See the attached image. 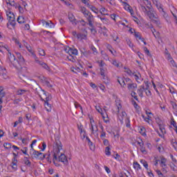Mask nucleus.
Wrapping results in <instances>:
<instances>
[{
	"label": "nucleus",
	"instance_id": "9b49d317",
	"mask_svg": "<svg viewBox=\"0 0 177 177\" xmlns=\"http://www.w3.org/2000/svg\"><path fill=\"white\" fill-rule=\"evenodd\" d=\"M122 3L124 4V9L125 10H127L129 12L131 15V16H133V10L132 9V7L129 6L127 3L122 0Z\"/></svg>",
	"mask_w": 177,
	"mask_h": 177
},
{
	"label": "nucleus",
	"instance_id": "4d7b16f0",
	"mask_svg": "<svg viewBox=\"0 0 177 177\" xmlns=\"http://www.w3.org/2000/svg\"><path fill=\"white\" fill-rule=\"evenodd\" d=\"M12 165H17V159H16L15 158H13L12 159Z\"/></svg>",
	"mask_w": 177,
	"mask_h": 177
},
{
	"label": "nucleus",
	"instance_id": "bf43d9fd",
	"mask_svg": "<svg viewBox=\"0 0 177 177\" xmlns=\"http://www.w3.org/2000/svg\"><path fill=\"white\" fill-rule=\"evenodd\" d=\"M106 11V8H102L100 10V13H101V15H105L104 12Z\"/></svg>",
	"mask_w": 177,
	"mask_h": 177
},
{
	"label": "nucleus",
	"instance_id": "c03bdc74",
	"mask_svg": "<svg viewBox=\"0 0 177 177\" xmlns=\"http://www.w3.org/2000/svg\"><path fill=\"white\" fill-rule=\"evenodd\" d=\"M132 97H133L135 99V100H139V99L138 98V96L136 95V93L135 91H132L131 93Z\"/></svg>",
	"mask_w": 177,
	"mask_h": 177
},
{
	"label": "nucleus",
	"instance_id": "bb28decb",
	"mask_svg": "<svg viewBox=\"0 0 177 177\" xmlns=\"http://www.w3.org/2000/svg\"><path fill=\"white\" fill-rule=\"evenodd\" d=\"M24 162L25 165H27L28 167H31V162L28 160V157H24Z\"/></svg>",
	"mask_w": 177,
	"mask_h": 177
},
{
	"label": "nucleus",
	"instance_id": "e433bc0d",
	"mask_svg": "<svg viewBox=\"0 0 177 177\" xmlns=\"http://www.w3.org/2000/svg\"><path fill=\"white\" fill-rule=\"evenodd\" d=\"M140 133H141V135H142V136H146V128L141 127L140 129Z\"/></svg>",
	"mask_w": 177,
	"mask_h": 177
},
{
	"label": "nucleus",
	"instance_id": "72a5a7b5",
	"mask_svg": "<svg viewBox=\"0 0 177 177\" xmlns=\"http://www.w3.org/2000/svg\"><path fill=\"white\" fill-rule=\"evenodd\" d=\"M67 59H68V60H69L70 62H72V63H75V62H76L75 57H74V56H73V55H68V56H67Z\"/></svg>",
	"mask_w": 177,
	"mask_h": 177
},
{
	"label": "nucleus",
	"instance_id": "58836bf2",
	"mask_svg": "<svg viewBox=\"0 0 177 177\" xmlns=\"http://www.w3.org/2000/svg\"><path fill=\"white\" fill-rule=\"evenodd\" d=\"M91 131L92 133H95V132H97L99 129H97V126L95 125V127H93V124H91Z\"/></svg>",
	"mask_w": 177,
	"mask_h": 177
},
{
	"label": "nucleus",
	"instance_id": "473e14b6",
	"mask_svg": "<svg viewBox=\"0 0 177 177\" xmlns=\"http://www.w3.org/2000/svg\"><path fill=\"white\" fill-rule=\"evenodd\" d=\"M171 143L173 147L175 149V150H177V142H176V140H174V139L171 140Z\"/></svg>",
	"mask_w": 177,
	"mask_h": 177
},
{
	"label": "nucleus",
	"instance_id": "49530a36",
	"mask_svg": "<svg viewBox=\"0 0 177 177\" xmlns=\"http://www.w3.org/2000/svg\"><path fill=\"white\" fill-rule=\"evenodd\" d=\"M140 151L143 154H147V151H146V148L145 147V145H143L142 147H140Z\"/></svg>",
	"mask_w": 177,
	"mask_h": 177
},
{
	"label": "nucleus",
	"instance_id": "680f3d73",
	"mask_svg": "<svg viewBox=\"0 0 177 177\" xmlns=\"http://www.w3.org/2000/svg\"><path fill=\"white\" fill-rule=\"evenodd\" d=\"M156 173L158 174L159 177H162L164 174L160 170H156Z\"/></svg>",
	"mask_w": 177,
	"mask_h": 177
},
{
	"label": "nucleus",
	"instance_id": "6e6552de",
	"mask_svg": "<svg viewBox=\"0 0 177 177\" xmlns=\"http://www.w3.org/2000/svg\"><path fill=\"white\" fill-rule=\"evenodd\" d=\"M57 160L60 162H63L64 165H67V164H68L67 156H66V155L63 153H59V156H57Z\"/></svg>",
	"mask_w": 177,
	"mask_h": 177
},
{
	"label": "nucleus",
	"instance_id": "6ab92c4d",
	"mask_svg": "<svg viewBox=\"0 0 177 177\" xmlns=\"http://www.w3.org/2000/svg\"><path fill=\"white\" fill-rule=\"evenodd\" d=\"M151 21H153V23L154 24H156V26H157L158 27H160V26H161V22L160 21V19H158V17L157 19L156 18H153L152 19H151Z\"/></svg>",
	"mask_w": 177,
	"mask_h": 177
},
{
	"label": "nucleus",
	"instance_id": "a211bd4d",
	"mask_svg": "<svg viewBox=\"0 0 177 177\" xmlns=\"http://www.w3.org/2000/svg\"><path fill=\"white\" fill-rule=\"evenodd\" d=\"M49 101H44V106L46 107V109L47 110V111H51L52 110V105L50 104H49L48 102Z\"/></svg>",
	"mask_w": 177,
	"mask_h": 177
},
{
	"label": "nucleus",
	"instance_id": "69168bd1",
	"mask_svg": "<svg viewBox=\"0 0 177 177\" xmlns=\"http://www.w3.org/2000/svg\"><path fill=\"white\" fill-rule=\"evenodd\" d=\"M138 145H139L140 147H142L145 146V144L143 143V141L141 140L140 142H138Z\"/></svg>",
	"mask_w": 177,
	"mask_h": 177
},
{
	"label": "nucleus",
	"instance_id": "423d86ee",
	"mask_svg": "<svg viewBox=\"0 0 177 177\" xmlns=\"http://www.w3.org/2000/svg\"><path fill=\"white\" fill-rule=\"evenodd\" d=\"M32 57L35 59V63L39 64V66H41L42 68H44V70H46L47 71H50V68L46 64V63L40 61L39 59L37 58V55L35 54H32Z\"/></svg>",
	"mask_w": 177,
	"mask_h": 177
},
{
	"label": "nucleus",
	"instance_id": "f8f14e48",
	"mask_svg": "<svg viewBox=\"0 0 177 177\" xmlns=\"http://www.w3.org/2000/svg\"><path fill=\"white\" fill-rule=\"evenodd\" d=\"M41 23L43 26H45L46 27H49V28H53L55 27V24L52 23V21H46L45 20H41Z\"/></svg>",
	"mask_w": 177,
	"mask_h": 177
},
{
	"label": "nucleus",
	"instance_id": "f257e3e1",
	"mask_svg": "<svg viewBox=\"0 0 177 177\" xmlns=\"http://www.w3.org/2000/svg\"><path fill=\"white\" fill-rule=\"evenodd\" d=\"M17 58L18 59H16V57L15 55L9 53L8 55V63L10 66H12L18 70V71H20L21 73H23V71H26L27 68L26 67H23V64L25 62L24 57L21 56V54L20 53H16Z\"/></svg>",
	"mask_w": 177,
	"mask_h": 177
},
{
	"label": "nucleus",
	"instance_id": "4be33fe9",
	"mask_svg": "<svg viewBox=\"0 0 177 177\" xmlns=\"http://www.w3.org/2000/svg\"><path fill=\"white\" fill-rule=\"evenodd\" d=\"M118 82L120 84V85H121V86H122L123 88L125 87V80H124V78L120 77L119 79H118Z\"/></svg>",
	"mask_w": 177,
	"mask_h": 177
},
{
	"label": "nucleus",
	"instance_id": "ea45409f",
	"mask_svg": "<svg viewBox=\"0 0 177 177\" xmlns=\"http://www.w3.org/2000/svg\"><path fill=\"white\" fill-rule=\"evenodd\" d=\"M143 50H144V52H145V53L147 55V56L151 57V54L150 53V50H149L147 47H144Z\"/></svg>",
	"mask_w": 177,
	"mask_h": 177
},
{
	"label": "nucleus",
	"instance_id": "338daca9",
	"mask_svg": "<svg viewBox=\"0 0 177 177\" xmlns=\"http://www.w3.org/2000/svg\"><path fill=\"white\" fill-rule=\"evenodd\" d=\"M171 104L173 107V109H176L177 107L176 103H175L174 102H171Z\"/></svg>",
	"mask_w": 177,
	"mask_h": 177
},
{
	"label": "nucleus",
	"instance_id": "e2e57ef3",
	"mask_svg": "<svg viewBox=\"0 0 177 177\" xmlns=\"http://www.w3.org/2000/svg\"><path fill=\"white\" fill-rule=\"evenodd\" d=\"M17 8L19 10V13H23V12H24L23 7H21V6H20V5H18Z\"/></svg>",
	"mask_w": 177,
	"mask_h": 177
},
{
	"label": "nucleus",
	"instance_id": "20e7f679",
	"mask_svg": "<svg viewBox=\"0 0 177 177\" xmlns=\"http://www.w3.org/2000/svg\"><path fill=\"white\" fill-rule=\"evenodd\" d=\"M55 146L56 147L53 154V162L55 165V167H60V165L56 162L58 161L57 156H59V153H60V150H62L63 145H62V142L59 141L55 143Z\"/></svg>",
	"mask_w": 177,
	"mask_h": 177
},
{
	"label": "nucleus",
	"instance_id": "393cba45",
	"mask_svg": "<svg viewBox=\"0 0 177 177\" xmlns=\"http://www.w3.org/2000/svg\"><path fill=\"white\" fill-rule=\"evenodd\" d=\"M26 92H28V91L20 89L17 91V95H18L19 96H21V95H24V93H26Z\"/></svg>",
	"mask_w": 177,
	"mask_h": 177
},
{
	"label": "nucleus",
	"instance_id": "7c9ffc66",
	"mask_svg": "<svg viewBox=\"0 0 177 177\" xmlns=\"http://www.w3.org/2000/svg\"><path fill=\"white\" fill-rule=\"evenodd\" d=\"M78 23H80L83 27H85V26H86V22L84 19L77 21L76 22H75V24L77 25L78 24Z\"/></svg>",
	"mask_w": 177,
	"mask_h": 177
},
{
	"label": "nucleus",
	"instance_id": "3c124183",
	"mask_svg": "<svg viewBox=\"0 0 177 177\" xmlns=\"http://www.w3.org/2000/svg\"><path fill=\"white\" fill-rule=\"evenodd\" d=\"M82 3H84V5H86V6H87V8L88 7V5H91L89 3V0H81Z\"/></svg>",
	"mask_w": 177,
	"mask_h": 177
},
{
	"label": "nucleus",
	"instance_id": "4468645a",
	"mask_svg": "<svg viewBox=\"0 0 177 177\" xmlns=\"http://www.w3.org/2000/svg\"><path fill=\"white\" fill-rule=\"evenodd\" d=\"M136 88H138V84L135 83L128 84V89L129 91H131V92H133Z\"/></svg>",
	"mask_w": 177,
	"mask_h": 177
},
{
	"label": "nucleus",
	"instance_id": "412c9836",
	"mask_svg": "<svg viewBox=\"0 0 177 177\" xmlns=\"http://www.w3.org/2000/svg\"><path fill=\"white\" fill-rule=\"evenodd\" d=\"M81 53H82V55L85 56V57H88L91 55V51L85 50V48H83V50H81Z\"/></svg>",
	"mask_w": 177,
	"mask_h": 177
},
{
	"label": "nucleus",
	"instance_id": "c756f323",
	"mask_svg": "<svg viewBox=\"0 0 177 177\" xmlns=\"http://www.w3.org/2000/svg\"><path fill=\"white\" fill-rule=\"evenodd\" d=\"M155 5L160 12H163L164 13V9L162 8V6L160 3L157 2L156 3H155Z\"/></svg>",
	"mask_w": 177,
	"mask_h": 177
},
{
	"label": "nucleus",
	"instance_id": "052dcab7",
	"mask_svg": "<svg viewBox=\"0 0 177 177\" xmlns=\"http://www.w3.org/2000/svg\"><path fill=\"white\" fill-rule=\"evenodd\" d=\"M42 149H41V151H45V149H46V143H45V142H44L42 143Z\"/></svg>",
	"mask_w": 177,
	"mask_h": 177
},
{
	"label": "nucleus",
	"instance_id": "5701e85b",
	"mask_svg": "<svg viewBox=\"0 0 177 177\" xmlns=\"http://www.w3.org/2000/svg\"><path fill=\"white\" fill-rule=\"evenodd\" d=\"M77 39H86V35L82 33H77Z\"/></svg>",
	"mask_w": 177,
	"mask_h": 177
},
{
	"label": "nucleus",
	"instance_id": "f03ea898",
	"mask_svg": "<svg viewBox=\"0 0 177 177\" xmlns=\"http://www.w3.org/2000/svg\"><path fill=\"white\" fill-rule=\"evenodd\" d=\"M141 10L147 16L150 20H153V19H158V15L156 14L154 12V9H153V6H145L143 3H141Z\"/></svg>",
	"mask_w": 177,
	"mask_h": 177
},
{
	"label": "nucleus",
	"instance_id": "f3484780",
	"mask_svg": "<svg viewBox=\"0 0 177 177\" xmlns=\"http://www.w3.org/2000/svg\"><path fill=\"white\" fill-rule=\"evenodd\" d=\"M88 9H91V10H92V12H93L96 15H97V13H99V9H97L94 6L90 4V5H88Z\"/></svg>",
	"mask_w": 177,
	"mask_h": 177
},
{
	"label": "nucleus",
	"instance_id": "09e8293b",
	"mask_svg": "<svg viewBox=\"0 0 177 177\" xmlns=\"http://www.w3.org/2000/svg\"><path fill=\"white\" fill-rule=\"evenodd\" d=\"M142 2L145 3V6L147 7L149 6V5L151 6V3L149 0H142Z\"/></svg>",
	"mask_w": 177,
	"mask_h": 177
},
{
	"label": "nucleus",
	"instance_id": "13d9d810",
	"mask_svg": "<svg viewBox=\"0 0 177 177\" xmlns=\"http://www.w3.org/2000/svg\"><path fill=\"white\" fill-rule=\"evenodd\" d=\"M165 162H167V159L162 158L161 159V164H163L164 167H167V165L165 164Z\"/></svg>",
	"mask_w": 177,
	"mask_h": 177
},
{
	"label": "nucleus",
	"instance_id": "5fc2aeb1",
	"mask_svg": "<svg viewBox=\"0 0 177 177\" xmlns=\"http://www.w3.org/2000/svg\"><path fill=\"white\" fill-rule=\"evenodd\" d=\"M126 127L127 128H131V121L129 120V119H127L126 122Z\"/></svg>",
	"mask_w": 177,
	"mask_h": 177
},
{
	"label": "nucleus",
	"instance_id": "b1692460",
	"mask_svg": "<svg viewBox=\"0 0 177 177\" xmlns=\"http://www.w3.org/2000/svg\"><path fill=\"white\" fill-rule=\"evenodd\" d=\"M68 19L70 20V21H71V23H77V19H75V17H74V15H68Z\"/></svg>",
	"mask_w": 177,
	"mask_h": 177
},
{
	"label": "nucleus",
	"instance_id": "4c0bfd02",
	"mask_svg": "<svg viewBox=\"0 0 177 177\" xmlns=\"http://www.w3.org/2000/svg\"><path fill=\"white\" fill-rule=\"evenodd\" d=\"M5 92L3 91V87L0 86V97H5Z\"/></svg>",
	"mask_w": 177,
	"mask_h": 177
},
{
	"label": "nucleus",
	"instance_id": "c85d7f7f",
	"mask_svg": "<svg viewBox=\"0 0 177 177\" xmlns=\"http://www.w3.org/2000/svg\"><path fill=\"white\" fill-rule=\"evenodd\" d=\"M3 147L6 149V150H10V149H12V144L9 142H6L3 144Z\"/></svg>",
	"mask_w": 177,
	"mask_h": 177
},
{
	"label": "nucleus",
	"instance_id": "1a4fd4ad",
	"mask_svg": "<svg viewBox=\"0 0 177 177\" xmlns=\"http://www.w3.org/2000/svg\"><path fill=\"white\" fill-rule=\"evenodd\" d=\"M32 156H34L35 158H37L38 160H45L46 157V155H44L42 152L36 150L33 151Z\"/></svg>",
	"mask_w": 177,
	"mask_h": 177
},
{
	"label": "nucleus",
	"instance_id": "9d476101",
	"mask_svg": "<svg viewBox=\"0 0 177 177\" xmlns=\"http://www.w3.org/2000/svg\"><path fill=\"white\" fill-rule=\"evenodd\" d=\"M100 75H102L103 80H104V82L105 84H109V77H107V76H106V69L103 68H100Z\"/></svg>",
	"mask_w": 177,
	"mask_h": 177
},
{
	"label": "nucleus",
	"instance_id": "774afa93",
	"mask_svg": "<svg viewBox=\"0 0 177 177\" xmlns=\"http://www.w3.org/2000/svg\"><path fill=\"white\" fill-rule=\"evenodd\" d=\"M103 144L104 145V146H109V140H104Z\"/></svg>",
	"mask_w": 177,
	"mask_h": 177
},
{
	"label": "nucleus",
	"instance_id": "a878e982",
	"mask_svg": "<svg viewBox=\"0 0 177 177\" xmlns=\"http://www.w3.org/2000/svg\"><path fill=\"white\" fill-rule=\"evenodd\" d=\"M44 156H46L45 158L47 160L48 162H52V157L49 152L48 153L44 154Z\"/></svg>",
	"mask_w": 177,
	"mask_h": 177
},
{
	"label": "nucleus",
	"instance_id": "cd10ccee",
	"mask_svg": "<svg viewBox=\"0 0 177 177\" xmlns=\"http://www.w3.org/2000/svg\"><path fill=\"white\" fill-rule=\"evenodd\" d=\"M17 21H18L19 24H23L26 23V19H24V17H18Z\"/></svg>",
	"mask_w": 177,
	"mask_h": 177
},
{
	"label": "nucleus",
	"instance_id": "79ce46f5",
	"mask_svg": "<svg viewBox=\"0 0 177 177\" xmlns=\"http://www.w3.org/2000/svg\"><path fill=\"white\" fill-rule=\"evenodd\" d=\"M134 36L136 37V38H137V39H142V36L140 35V33H139V32H135Z\"/></svg>",
	"mask_w": 177,
	"mask_h": 177
},
{
	"label": "nucleus",
	"instance_id": "8fccbe9b",
	"mask_svg": "<svg viewBox=\"0 0 177 177\" xmlns=\"http://www.w3.org/2000/svg\"><path fill=\"white\" fill-rule=\"evenodd\" d=\"M75 109H78V107H80V109L82 113V111H83L82 106H81V104H78V102H75Z\"/></svg>",
	"mask_w": 177,
	"mask_h": 177
},
{
	"label": "nucleus",
	"instance_id": "2eb2a0df",
	"mask_svg": "<svg viewBox=\"0 0 177 177\" xmlns=\"http://www.w3.org/2000/svg\"><path fill=\"white\" fill-rule=\"evenodd\" d=\"M69 56H72V55H74L75 56H77L78 55V50L77 48H70L69 53H68Z\"/></svg>",
	"mask_w": 177,
	"mask_h": 177
},
{
	"label": "nucleus",
	"instance_id": "7ed1b4c3",
	"mask_svg": "<svg viewBox=\"0 0 177 177\" xmlns=\"http://www.w3.org/2000/svg\"><path fill=\"white\" fill-rule=\"evenodd\" d=\"M80 10L84 15V17L86 19L88 25L90 27L93 28V21H95V18L93 17L92 12L88 10L85 7H80Z\"/></svg>",
	"mask_w": 177,
	"mask_h": 177
},
{
	"label": "nucleus",
	"instance_id": "aec40b11",
	"mask_svg": "<svg viewBox=\"0 0 177 177\" xmlns=\"http://www.w3.org/2000/svg\"><path fill=\"white\" fill-rule=\"evenodd\" d=\"M39 80H40L41 82H42L44 85H46V83L49 82V80H48V78L44 76H39Z\"/></svg>",
	"mask_w": 177,
	"mask_h": 177
},
{
	"label": "nucleus",
	"instance_id": "0e129e2a",
	"mask_svg": "<svg viewBox=\"0 0 177 177\" xmlns=\"http://www.w3.org/2000/svg\"><path fill=\"white\" fill-rule=\"evenodd\" d=\"M104 169L107 172V174H110V172H111V171L110 170V169L107 166H104Z\"/></svg>",
	"mask_w": 177,
	"mask_h": 177
},
{
	"label": "nucleus",
	"instance_id": "2f4dec72",
	"mask_svg": "<svg viewBox=\"0 0 177 177\" xmlns=\"http://www.w3.org/2000/svg\"><path fill=\"white\" fill-rule=\"evenodd\" d=\"M140 162L142 165H144L145 168H146V169H147V171H149V164H147V162H146V160H141Z\"/></svg>",
	"mask_w": 177,
	"mask_h": 177
},
{
	"label": "nucleus",
	"instance_id": "a18cd8bd",
	"mask_svg": "<svg viewBox=\"0 0 177 177\" xmlns=\"http://www.w3.org/2000/svg\"><path fill=\"white\" fill-rule=\"evenodd\" d=\"M133 167L136 169H140V165L138 162L133 163Z\"/></svg>",
	"mask_w": 177,
	"mask_h": 177
},
{
	"label": "nucleus",
	"instance_id": "6e6d98bb",
	"mask_svg": "<svg viewBox=\"0 0 177 177\" xmlns=\"http://www.w3.org/2000/svg\"><path fill=\"white\" fill-rule=\"evenodd\" d=\"M171 124L173 125V127L175 128V129L177 130L176 122H175V120H173L171 122Z\"/></svg>",
	"mask_w": 177,
	"mask_h": 177
},
{
	"label": "nucleus",
	"instance_id": "de8ad7c7",
	"mask_svg": "<svg viewBox=\"0 0 177 177\" xmlns=\"http://www.w3.org/2000/svg\"><path fill=\"white\" fill-rule=\"evenodd\" d=\"M39 55L40 56H45V50L42 48L39 49Z\"/></svg>",
	"mask_w": 177,
	"mask_h": 177
},
{
	"label": "nucleus",
	"instance_id": "603ef678",
	"mask_svg": "<svg viewBox=\"0 0 177 177\" xmlns=\"http://www.w3.org/2000/svg\"><path fill=\"white\" fill-rule=\"evenodd\" d=\"M91 50H93V55L97 54V50L95 48V46H91Z\"/></svg>",
	"mask_w": 177,
	"mask_h": 177
},
{
	"label": "nucleus",
	"instance_id": "864d4df0",
	"mask_svg": "<svg viewBox=\"0 0 177 177\" xmlns=\"http://www.w3.org/2000/svg\"><path fill=\"white\" fill-rule=\"evenodd\" d=\"M10 6H14L15 8H17L19 5H17V3H16L15 2V1H12L10 3Z\"/></svg>",
	"mask_w": 177,
	"mask_h": 177
},
{
	"label": "nucleus",
	"instance_id": "37998d69",
	"mask_svg": "<svg viewBox=\"0 0 177 177\" xmlns=\"http://www.w3.org/2000/svg\"><path fill=\"white\" fill-rule=\"evenodd\" d=\"M24 149H21V151L25 154V156H28V157H30V155H28V153H27V150H28V148L27 147H24Z\"/></svg>",
	"mask_w": 177,
	"mask_h": 177
},
{
	"label": "nucleus",
	"instance_id": "c9c22d12",
	"mask_svg": "<svg viewBox=\"0 0 177 177\" xmlns=\"http://www.w3.org/2000/svg\"><path fill=\"white\" fill-rule=\"evenodd\" d=\"M97 17L98 19H100V20L103 22V23H108L109 21V19L105 18V17H101L100 15H97Z\"/></svg>",
	"mask_w": 177,
	"mask_h": 177
},
{
	"label": "nucleus",
	"instance_id": "a19ab883",
	"mask_svg": "<svg viewBox=\"0 0 177 177\" xmlns=\"http://www.w3.org/2000/svg\"><path fill=\"white\" fill-rule=\"evenodd\" d=\"M105 154H106V156H111V152H110L109 147H106L105 148Z\"/></svg>",
	"mask_w": 177,
	"mask_h": 177
},
{
	"label": "nucleus",
	"instance_id": "39448f33",
	"mask_svg": "<svg viewBox=\"0 0 177 177\" xmlns=\"http://www.w3.org/2000/svg\"><path fill=\"white\" fill-rule=\"evenodd\" d=\"M41 91V95H39V97L42 100V102H50V100H52V95L49 94V93H46L43 89H40Z\"/></svg>",
	"mask_w": 177,
	"mask_h": 177
},
{
	"label": "nucleus",
	"instance_id": "0eeeda50",
	"mask_svg": "<svg viewBox=\"0 0 177 177\" xmlns=\"http://www.w3.org/2000/svg\"><path fill=\"white\" fill-rule=\"evenodd\" d=\"M8 19L11 26H15L16 24V18L15 17V14L13 12L8 11L6 12Z\"/></svg>",
	"mask_w": 177,
	"mask_h": 177
},
{
	"label": "nucleus",
	"instance_id": "ddd939ff",
	"mask_svg": "<svg viewBox=\"0 0 177 177\" xmlns=\"http://www.w3.org/2000/svg\"><path fill=\"white\" fill-rule=\"evenodd\" d=\"M143 91H147V88H145V86H141L138 89L137 93H138L140 97H143Z\"/></svg>",
	"mask_w": 177,
	"mask_h": 177
},
{
	"label": "nucleus",
	"instance_id": "f704fd0d",
	"mask_svg": "<svg viewBox=\"0 0 177 177\" xmlns=\"http://www.w3.org/2000/svg\"><path fill=\"white\" fill-rule=\"evenodd\" d=\"M26 49L30 53L32 57V55H35V53L32 51V50L31 48V46H30V45L26 46Z\"/></svg>",
	"mask_w": 177,
	"mask_h": 177
},
{
	"label": "nucleus",
	"instance_id": "dca6fc26",
	"mask_svg": "<svg viewBox=\"0 0 177 177\" xmlns=\"http://www.w3.org/2000/svg\"><path fill=\"white\" fill-rule=\"evenodd\" d=\"M159 129L160 132H162V134H160L159 133V136L160 138H163L164 137V134L165 133V128L164 127L163 124H161V123L159 124Z\"/></svg>",
	"mask_w": 177,
	"mask_h": 177
}]
</instances>
